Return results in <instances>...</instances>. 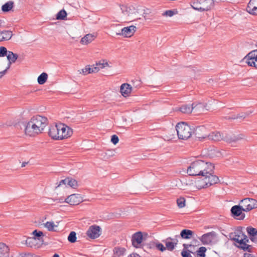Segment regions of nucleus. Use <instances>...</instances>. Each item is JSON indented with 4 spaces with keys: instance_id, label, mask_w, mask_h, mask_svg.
I'll list each match as a JSON object with an SVG mask.
<instances>
[{
    "instance_id": "nucleus-2",
    "label": "nucleus",
    "mask_w": 257,
    "mask_h": 257,
    "mask_svg": "<svg viewBox=\"0 0 257 257\" xmlns=\"http://www.w3.org/2000/svg\"><path fill=\"white\" fill-rule=\"evenodd\" d=\"M48 124L49 120L46 116L34 115L24 124L23 133L27 137H36L42 134Z\"/></svg>"
},
{
    "instance_id": "nucleus-6",
    "label": "nucleus",
    "mask_w": 257,
    "mask_h": 257,
    "mask_svg": "<svg viewBox=\"0 0 257 257\" xmlns=\"http://www.w3.org/2000/svg\"><path fill=\"white\" fill-rule=\"evenodd\" d=\"M178 138L179 140H187L194 133L193 127L186 122L181 121L175 126Z\"/></svg>"
},
{
    "instance_id": "nucleus-8",
    "label": "nucleus",
    "mask_w": 257,
    "mask_h": 257,
    "mask_svg": "<svg viewBox=\"0 0 257 257\" xmlns=\"http://www.w3.org/2000/svg\"><path fill=\"white\" fill-rule=\"evenodd\" d=\"M103 229L101 226L94 224L89 226L86 231V235L89 239L94 240L102 234Z\"/></svg>"
},
{
    "instance_id": "nucleus-20",
    "label": "nucleus",
    "mask_w": 257,
    "mask_h": 257,
    "mask_svg": "<svg viewBox=\"0 0 257 257\" xmlns=\"http://www.w3.org/2000/svg\"><path fill=\"white\" fill-rule=\"evenodd\" d=\"M246 11L250 15L257 16V0H250L246 7Z\"/></svg>"
},
{
    "instance_id": "nucleus-11",
    "label": "nucleus",
    "mask_w": 257,
    "mask_h": 257,
    "mask_svg": "<svg viewBox=\"0 0 257 257\" xmlns=\"http://www.w3.org/2000/svg\"><path fill=\"white\" fill-rule=\"evenodd\" d=\"M243 60L249 66L257 69V49L249 52L244 57Z\"/></svg>"
},
{
    "instance_id": "nucleus-16",
    "label": "nucleus",
    "mask_w": 257,
    "mask_h": 257,
    "mask_svg": "<svg viewBox=\"0 0 257 257\" xmlns=\"http://www.w3.org/2000/svg\"><path fill=\"white\" fill-rule=\"evenodd\" d=\"M133 87L127 83H122L119 87V92L124 98H127L131 95Z\"/></svg>"
},
{
    "instance_id": "nucleus-28",
    "label": "nucleus",
    "mask_w": 257,
    "mask_h": 257,
    "mask_svg": "<svg viewBox=\"0 0 257 257\" xmlns=\"http://www.w3.org/2000/svg\"><path fill=\"white\" fill-rule=\"evenodd\" d=\"M10 63L6 58H0V71L5 74L6 71L10 68Z\"/></svg>"
},
{
    "instance_id": "nucleus-42",
    "label": "nucleus",
    "mask_w": 257,
    "mask_h": 257,
    "mask_svg": "<svg viewBox=\"0 0 257 257\" xmlns=\"http://www.w3.org/2000/svg\"><path fill=\"white\" fill-rule=\"evenodd\" d=\"M67 14L65 11L61 10L57 15V20H63L66 17Z\"/></svg>"
},
{
    "instance_id": "nucleus-23",
    "label": "nucleus",
    "mask_w": 257,
    "mask_h": 257,
    "mask_svg": "<svg viewBox=\"0 0 257 257\" xmlns=\"http://www.w3.org/2000/svg\"><path fill=\"white\" fill-rule=\"evenodd\" d=\"M24 242H25L24 243L27 246L34 248H39L42 244L31 236L27 237L24 240Z\"/></svg>"
},
{
    "instance_id": "nucleus-30",
    "label": "nucleus",
    "mask_w": 257,
    "mask_h": 257,
    "mask_svg": "<svg viewBox=\"0 0 257 257\" xmlns=\"http://www.w3.org/2000/svg\"><path fill=\"white\" fill-rule=\"evenodd\" d=\"M43 226L49 231H55L58 227L53 221H47L43 224Z\"/></svg>"
},
{
    "instance_id": "nucleus-37",
    "label": "nucleus",
    "mask_w": 257,
    "mask_h": 257,
    "mask_svg": "<svg viewBox=\"0 0 257 257\" xmlns=\"http://www.w3.org/2000/svg\"><path fill=\"white\" fill-rule=\"evenodd\" d=\"M200 240L203 244H208L211 242L212 236L209 233L205 234L201 236Z\"/></svg>"
},
{
    "instance_id": "nucleus-29",
    "label": "nucleus",
    "mask_w": 257,
    "mask_h": 257,
    "mask_svg": "<svg viewBox=\"0 0 257 257\" xmlns=\"http://www.w3.org/2000/svg\"><path fill=\"white\" fill-rule=\"evenodd\" d=\"M13 36L10 31H4L0 32V42L10 40Z\"/></svg>"
},
{
    "instance_id": "nucleus-26",
    "label": "nucleus",
    "mask_w": 257,
    "mask_h": 257,
    "mask_svg": "<svg viewBox=\"0 0 257 257\" xmlns=\"http://www.w3.org/2000/svg\"><path fill=\"white\" fill-rule=\"evenodd\" d=\"M246 232L250 236V240L253 242L257 241V229L252 227V226H248L246 229Z\"/></svg>"
},
{
    "instance_id": "nucleus-41",
    "label": "nucleus",
    "mask_w": 257,
    "mask_h": 257,
    "mask_svg": "<svg viewBox=\"0 0 257 257\" xmlns=\"http://www.w3.org/2000/svg\"><path fill=\"white\" fill-rule=\"evenodd\" d=\"M68 240L74 243L76 241V234L75 232H71L68 237Z\"/></svg>"
},
{
    "instance_id": "nucleus-19",
    "label": "nucleus",
    "mask_w": 257,
    "mask_h": 257,
    "mask_svg": "<svg viewBox=\"0 0 257 257\" xmlns=\"http://www.w3.org/2000/svg\"><path fill=\"white\" fill-rule=\"evenodd\" d=\"M96 37L95 33L87 34L81 38L80 43L82 46H87L93 42Z\"/></svg>"
},
{
    "instance_id": "nucleus-44",
    "label": "nucleus",
    "mask_w": 257,
    "mask_h": 257,
    "mask_svg": "<svg viewBox=\"0 0 257 257\" xmlns=\"http://www.w3.org/2000/svg\"><path fill=\"white\" fill-rule=\"evenodd\" d=\"M9 51H7L6 48L4 47H0V57L6 56Z\"/></svg>"
},
{
    "instance_id": "nucleus-38",
    "label": "nucleus",
    "mask_w": 257,
    "mask_h": 257,
    "mask_svg": "<svg viewBox=\"0 0 257 257\" xmlns=\"http://www.w3.org/2000/svg\"><path fill=\"white\" fill-rule=\"evenodd\" d=\"M178 14V11L177 9H174L173 10H169L165 11L162 15L165 17H172Z\"/></svg>"
},
{
    "instance_id": "nucleus-39",
    "label": "nucleus",
    "mask_w": 257,
    "mask_h": 257,
    "mask_svg": "<svg viewBox=\"0 0 257 257\" xmlns=\"http://www.w3.org/2000/svg\"><path fill=\"white\" fill-rule=\"evenodd\" d=\"M206 251L207 249L205 247H200L197 250H196V256L205 257Z\"/></svg>"
},
{
    "instance_id": "nucleus-53",
    "label": "nucleus",
    "mask_w": 257,
    "mask_h": 257,
    "mask_svg": "<svg viewBox=\"0 0 257 257\" xmlns=\"http://www.w3.org/2000/svg\"><path fill=\"white\" fill-rule=\"evenodd\" d=\"M3 22L1 20H0V28L2 26Z\"/></svg>"
},
{
    "instance_id": "nucleus-1",
    "label": "nucleus",
    "mask_w": 257,
    "mask_h": 257,
    "mask_svg": "<svg viewBox=\"0 0 257 257\" xmlns=\"http://www.w3.org/2000/svg\"><path fill=\"white\" fill-rule=\"evenodd\" d=\"M214 166L209 162L201 160L191 162L186 169L189 176H198L195 187L199 189L208 188L219 182V178L214 174Z\"/></svg>"
},
{
    "instance_id": "nucleus-9",
    "label": "nucleus",
    "mask_w": 257,
    "mask_h": 257,
    "mask_svg": "<svg viewBox=\"0 0 257 257\" xmlns=\"http://www.w3.org/2000/svg\"><path fill=\"white\" fill-rule=\"evenodd\" d=\"M148 237V234L146 232L138 231L132 235V243L136 248L141 247L142 243L146 240Z\"/></svg>"
},
{
    "instance_id": "nucleus-32",
    "label": "nucleus",
    "mask_w": 257,
    "mask_h": 257,
    "mask_svg": "<svg viewBox=\"0 0 257 257\" xmlns=\"http://www.w3.org/2000/svg\"><path fill=\"white\" fill-rule=\"evenodd\" d=\"M7 58L6 60L10 62V65L12 63H13L15 62V61L18 59V55L16 54L13 53L11 51H9L7 55Z\"/></svg>"
},
{
    "instance_id": "nucleus-34",
    "label": "nucleus",
    "mask_w": 257,
    "mask_h": 257,
    "mask_svg": "<svg viewBox=\"0 0 257 257\" xmlns=\"http://www.w3.org/2000/svg\"><path fill=\"white\" fill-rule=\"evenodd\" d=\"M176 203L179 208H184L186 206V199L185 197L180 196L177 199Z\"/></svg>"
},
{
    "instance_id": "nucleus-24",
    "label": "nucleus",
    "mask_w": 257,
    "mask_h": 257,
    "mask_svg": "<svg viewBox=\"0 0 257 257\" xmlns=\"http://www.w3.org/2000/svg\"><path fill=\"white\" fill-rule=\"evenodd\" d=\"M30 236L38 242L42 243L43 242L44 237L45 236V234L41 230L35 229L30 233Z\"/></svg>"
},
{
    "instance_id": "nucleus-25",
    "label": "nucleus",
    "mask_w": 257,
    "mask_h": 257,
    "mask_svg": "<svg viewBox=\"0 0 257 257\" xmlns=\"http://www.w3.org/2000/svg\"><path fill=\"white\" fill-rule=\"evenodd\" d=\"M82 72L85 74L97 73L99 71V69L96 66V63L92 65H86L82 69Z\"/></svg>"
},
{
    "instance_id": "nucleus-51",
    "label": "nucleus",
    "mask_w": 257,
    "mask_h": 257,
    "mask_svg": "<svg viewBox=\"0 0 257 257\" xmlns=\"http://www.w3.org/2000/svg\"><path fill=\"white\" fill-rule=\"evenodd\" d=\"M4 74L5 73L4 72L0 71V78H2Z\"/></svg>"
},
{
    "instance_id": "nucleus-12",
    "label": "nucleus",
    "mask_w": 257,
    "mask_h": 257,
    "mask_svg": "<svg viewBox=\"0 0 257 257\" xmlns=\"http://www.w3.org/2000/svg\"><path fill=\"white\" fill-rule=\"evenodd\" d=\"M83 201V197L78 193L72 194L66 197V203L71 206L78 205Z\"/></svg>"
},
{
    "instance_id": "nucleus-55",
    "label": "nucleus",
    "mask_w": 257,
    "mask_h": 257,
    "mask_svg": "<svg viewBox=\"0 0 257 257\" xmlns=\"http://www.w3.org/2000/svg\"><path fill=\"white\" fill-rule=\"evenodd\" d=\"M2 228V225L0 224V229Z\"/></svg>"
},
{
    "instance_id": "nucleus-40",
    "label": "nucleus",
    "mask_w": 257,
    "mask_h": 257,
    "mask_svg": "<svg viewBox=\"0 0 257 257\" xmlns=\"http://www.w3.org/2000/svg\"><path fill=\"white\" fill-rule=\"evenodd\" d=\"M196 246L191 244L184 245V248L185 250L190 253H194V251L196 250Z\"/></svg>"
},
{
    "instance_id": "nucleus-22",
    "label": "nucleus",
    "mask_w": 257,
    "mask_h": 257,
    "mask_svg": "<svg viewBox=\"0 0 257 257\" xmlns=\"http://www.w3.org/2000/svg\"><path fill=\"white\" fill-rule=\"evenodd\" d=\"M24 242H25L24 243L27 246L34 248H39L42 244L31 236L27 237L24 240Z\"/></svg>"
},
{
    "instance_id": "nucleus-36",
    "label": "nucleus",
    "mask_w": 257,
    "mask_h": 257,
    "mask_svg": "<svg viewBox=\"0 0 257 257\" xmlns=\"http://www.w3.org/2000/svg\"><path fill=\"white\" fill-rule=\"evenodd\" d=\"M193 234L192 231L188 229H184L181 232L180 235L184 239H190L191 238Z\"/></svg>"
},
{
    "instance_id": "nucleus-47",
    "label": "nucleus",
    "mask_w": 257,
    "mask_h": 257,
    "mask_svg": "<svg viewBox=\"0 0 257 257\" xmlns=\"http://www.w3.org/2000/svg\"><path fill=\"white\" fill-rule=\"evenodd\" d=\"M181 255L182 257H192L190 252L185 250V249H183L181 252Z\"/></svg>"
},
{
    "instance_id": "nucleus-50",
    "label": "nucleus",
    "mask_w": 257,
    "mask_h": 257,
    "mask_svg": "<svg viewBox=\"0 0 257 257\" xmlns=\"http://www.w3.org/2000/svg\"><path fill=\"white\" fill-rule=\"evenodd\" d=\"M244 257H254V256L250 253H245L244 254Z\"/></svg>"
},
{
    "instance_id": "nucleus-7",
    "label": "nucleus",
    "mask_w": 257,
    "mask_h": 257,
    "mask_svg": "<svg viewBox=\"0 0 257 257\" xmlns=\"http://www.w3.org/2000/svg\"><path fill=\"white\" fill-rule=\"evenodd\" d=\"M214 7V0H196L192 4L193 9L199 11H207Z\"/></svg>"
},
{
    "instance_id": "nucleus-54",
    "label": "nucleus",
    "mask_w": 257,
    "mask_h": 257,
    "mask_svg": "<svg viewBox=\"0 0 257 257\" xmlns=\"http://www.w3.org/2000/svg\"><path fill=\"white\" fill-rule=\"evenodd\" d=\"M72 39H74L75 38V37L74 36H72Z\"/></svg>"
},
{
    "instance_id": "nucleus-17",
    "label": "nucleus",
    "mask_w": 257,
    "mask_h": 257,
    "mask_svg": "<svg viewBox=\"0 0 257 257\" xmlns=\"http://www.w3.org/2000/svg\"><path fill=\"white\" fill-rule=\"evenodd\" d=\"M136 31V26L134 25H131L123 28L121 30V32L119 35L124 38H131L135 34Z\"/></svg>"
},
{
    "instance_id": "nucleus-48",
    "label": "nucleus",
    "mask_w": 257,
    "mask_h": 257,
    "mask_svg": "<svg viewBox=\"0 0 257 257\" xmlns=\"http://www.w3.org/2000/svg\"><path fill=\"white\" fill-rule=\"evenodd\" d=\"M58 202L61 204L66 203V198L60 197L58 199Z\"/></svg>"
},
{
    "instance_id": "nucleus-5",
    "label": "nucleus",
    "mask_w": 257,
    "mask_h": 257,
    "mask_svg": "<svg viewBox=\"0 0 257 257\" xmlns=\"http://www.w3.org/2000/svg\"><path fill=\"white\" fill-rule=\"evenodd\" d=\"M241 229V227H238L234 232L233 239L235 241V245L243 250L251 251L252 247L248 244L249 240L242 232Z\"/></svg>"
},
{
    "instance_id": "nucleus-49",
    "label": "nucleus",
    "mask_w": 257,
    "mask_h": 257,
    "mask_svg": "<svg viewBox=\"0 0 257 257\" xmlns=\"http://www.w3.org/2000/svg\"><path fill=\"white\" fill-rule=\"evenodd\" d=\"M116 250L117 253L119 252L120 254H123L125 251V249L123 248H117L116 249Z\"/></svg>"
},
{
    "instance_id": "nucleus-33",
    "label": "nucleus",
    "mask_w": 257,
    "mask_h": 257,
    "mask_svg": "<svg viewBox=\"0 0 257 257\" xmlns=\"http://www.w3.org/2000/svg\"><path fill=\"white\" fill-rule=\"evenodd\" d=\"M48 79V75L46 72L41 74L37 78V82L40 85L45 83Z\"/></svg>"
},
{
    "instance_id": "nucleus-52",
    "label": "nucleus",
    "mask_w": 257,
    "mask_h": 257,
    "mask_svg": "<svg viewBox=\"0 0 257 257\" xmlns=\"http://www.w3.org/2000/svg\"><path fill=\"white\" fill-rule=\"evenodd\" d=\"M53 257H59V255L57 254H55Z\"/></svg>"
},
{
    "instance_id": "nucleus-46",
    "label": "nucleus",
    "mask_w": 257,
    "mask_h": 257,
    "mask_svg": "<svg viewBox=\"0 0 257 257\" xmlns=\"http://www.w3.org/2000/svg\"><path fill=\"white\" fill-rule=\"evenodd\" d=\"M156 247L158 250L161 251H164L166 249V247H165L163 244L160 243H156Z\"/></svg>"
},
{
    "instance_id": "nucleus-45",
    "label": "nucleus",
    "mask_w": 257,
    "mask_h": 257,
    "mask_svg": "<svg viewBox=\"0 0 257 257\" xmlns=\"http://www.w3.org/2000/svg\"><path fill=\"white\" fill-rule=\"evenodd\" d=\"M110 141L113 145H116L119 142V138L116 135H113L111 137Z\"/></svg>"
},
{
    "instance_id": "nucleus-15",
    "label": "nucleus",
    "mask_w": 257,
    "mask_h": 257,
    "mask_svg": "<svg viewBox=\"0 0 257 257\" xmlns=\"http://www.w3.org/2000/svg\"><path fill=\"white\" fill-rule=\"evenodd\" d=\"M63 186H68L71 188H75L78 186V182L76 180L74 179L67 178L60 180L59 182L57 187L60 188L62 187Z\"/></svg>"
},
{
    "instance_id": "nucleus-14",
    "label": "nucleus",
    "mask_w": 257,
    "mask_h": 257,
    "mask_svg": "<svg viewBox=\"0 0 257 257\" xmlns=\"http://www.w3.org/2000/svg\"><path fill=\"white\" fill-rule=\"evenodd\" d=\"M211 128L210 125H205L199 126L197 128L196 132L198 137L199 139L207 140L209 131Z\"/></svg>"
},
{
    "instance_id": "nucleus-3",
    "label": "nucleus",
    "mask_w": 257,
    "mask_h": 257,
    "mask_svg": "<svg viewBox=\"0 0 257 257\" xmlns=\"http://www.w3.org/2000/svg\"><path fill=\"white\" fill-rule=\"evenodd\" d=\"M122 20L135 21L145 18L147 15V10L145 7L136 5H122L121 7Z\"/></svg>"
},
{
    "instance_id": "nucleus-43",
    "label": "nucleus",
    "mask_w": 257,
    "mask_h": 257,
    "mask_svg": "<svg viewBox=\"0 0 257 257\" xmlns=\"http://www.w3.org/2000/svg\"><path fill=\"white\" fill-rule=\"evenodd\" d=\"M166 248L169 250H172L174 247L175 244L172 241H166Z\"/></svg>"
},
{
    "instance_id": "nucleus-10",
    "label": "nucleus",
    "mask_w": 257,
    "mask_h": 257,
    "mask_svg": "<svg viewBox=\"0 0 257 257\" xmlns=\"http://www.w3.org/2000/svg\"><path fill=\"white\" fill-rule=\"evenodd\" d=\"M244 212H249L257 208V200L251 198H245L240 201Z\"/></svg>"
},
{
    "instance_id": "nucleus-27",
    "label": "nucleus",
    "mask_w": 257,
    "mask_h": 257,
    "mask_svg": "<svg viewBox=\"0 0 257 257\" xmlns=\"http://www.w3.org/2000/svg\"><path fill=\"white\" fill-rule=\"evenodd\" d=\"M95 63L99 69V71L100 69H104L105 68H109L111 67L110 63L108 60L105 59H103L98 61Z\"/></svg>"
},
{
    "instance_id": "nucleus-13",
    "label": "nucleus",
    "mask_w": 257,
    "mask_h": 257,
    "mask_svg": "<svg viewBox=\"0 0 257 257\" xmlns=\"http://www.w3.org/2000/svg\"><path fill=\"white\" fill-rule=\"evenodd\" d=\"M230 211L232 216L238 220H243L245 217V215L243 213L244 211H243V207L240 203L239 205L233 206Z\"/></svg>"
},
{
    "instance_id": "nucleus-31",
    "label": "nucleus",
    "mask_w": 257,
    "mask_h": 257,
    "mask_svg": "<svg viewBox=\"0 0 257 257\" xmlns=\"http://www.w3.org/2000/svg\"><path fill=\"white\" fill-rule=\"evenodd\" d=\"M14 6V2L9 1L2 6V10L5 13L9 12L13 10Z\"/></svg>"
},
{
    "instance_id": "nucleus-18",
    "label": "nucleus",
    "mask_w": 257,
    "mask_h": 257,
    "mask_svg": "<svg viewBox=\"0 0 257 257\" xmlns=\"http://www.w3.org/2000/svg\"><path fill=\"white\" fill-rule=\"evenodd\" d=\"M207 140L213 142H219L222 140H226L228 141L223 133L217 131L209 133Z\"/></svg>"
},
{
    "instance_id": "nucleus-35",
    "label": "nucleus",
    "mask_w": 257,
    "mask_h": 257,
    "mask_svg": "<svg viewBox=\"0 0 257 257\" xmlns=\"http://www.w3.org/2000/svg\"><path fill=\"white\" fill-rule=\"evenodd\" d=\"M193 108L194 107L192 104L183 105L180 107V110L184 113H190L192 112Z\"/></svg>"
},
{
    "instance_id": "nucleus-21",
    "label": "nucleus",
    "mask_w": 257,
    "mask_h": 257,
    "mask_svg": "<svg viewBox=\"0 0 257 257\" xmlns=\"http://www.w3.org/2000/svg\"><path fill=\"white\" fill-rule=\"evenodd\" d=\"M0 257H11L10 246L4 242H0Z\"/></svg>"
},
{
    "instance_id": "nucleus-4",
    "label": "nucleus",
    "mask_w": 257,
    "mask_h": 257,
    "mask_svg": "<svg viewBox=\"0 0 257 257\" xmlns=\"http://www.w3.org/2000/svg\"><path fill=\"white\" fill-rule=\"evenodd\" d=\"M73 134V130L63 123L51 125L48 130V135L53 140H63L70 138Z\"/></svg>"
}]
</instances>
